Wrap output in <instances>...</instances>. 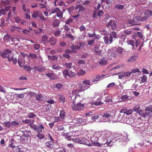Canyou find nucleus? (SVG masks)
I'll return each instance as SVG.
<instances>
[{
    "label": "nucleus",
    "mask_w": 152,
    "mask_h": 152,
    "mask_svg": "<svg viewBox=\"0 0 152 152\" xmlns=\"http://www.w3.org/2000/svg\"><path fill=\"white\" fill-rule=\"evenodd\" d=\"M127 108L126 107H123L120 111V113H124L125 114L126 113Z\"/></svg>",
    "instance_id": "nucleus-61"
},
{
    "label": "nucleus",
    "mask_w": 152,
    "mask_h": 152,
    "mask_svg": "<svg viewBox=\"0 0 152 152\" xmlns=\"http://www.w3.org/2000/svg\"><path fill=\"white\" fill-rule=\"evenodd\" d=\"M110 18V15L108 14L106 15L104 18V21L105 22H107Z\"/></svg>",
    "instance_id": "nucleus-60"
},
{
    "label": "nucleus",
    "mask_w": 152,
    "mask_h": 152,
    "mask_svg": "<svg viewBox=\"0 0 152 152\" xmlns=\"http://www.w3.org/2000/svg\"><path fill=\"white\" fill-rule=\"evenodd\" d=\"M104 76V75H97L96 76V78L93 80V82H95L98 81L102 77Z\"/></svg>",
    "instance_id": "nucleus-27"
},
{
    "label": "nucleus",
    "mask_w": 152,
    "mask_h": 152,
    "mask_svg": "<svg viewBox=\"0 0 152 152\" xmlns=\"http://www.w3.org/2000/svg\"><path fill=\"white\" fill-rule=\"evenodd\" d=\"M41 14V12L39 11H34L31 15V17L32 18H36L37 17H39V15Z\"/></svg>",
    "instance_id": "nucleus-11"
},
{
    "label": "nucleus",
    "mask_w": 152,
    "mask_h": 152,
    "mask_svg": "<svg viewBox=\"0 0 152 152\" xmlns=\"http://www.w3.org/2000/svg\"><path fill=\"white\" fill-rule=\"evenodd\" d=\"M73 106H72L73 109L75 111L79 110H82L84 109V105L83 104L80 103H79L76 104L75 102L74 101L73 102Z\"/></svg>",
    "instance_id": "nucleus-4"
},
{
    "label": "nucleus",
    "mask_w": 152,
    "mask_h": 152,
    "mask_svg": "<svg viewBox=\"0 0 152 152\" xmlns=\"http://www.w3.org/2000/svg\"><path fill=\"white\" fill-rule=\"evenodd\" d=\"M61 119H64L65 116V112L64 110H61L60 111V114L59 115Z\"/></svg>",
    "instance_id": "nucleus-24"
},
{
    "label": "nucleus",
    "mask_w": 152,
    "mask_h": 152,
    "mask_svg": "<svg viewBox=\"0 0 152 152\" xmlns=\"http://www.w3.org/2000/svg\"><path fill=\"white\" fill-rule=\"evenodd\" d=\"M81 89L84 91L86 89H87L88 87L86 85V84H84L83 83H82L81 84Z\"/></svg>",
    "instance_id": "nucleus-34"
},
{
    "label": "nucleus",
    "mask_w": 152,
    "mask_h": 152,
    "mask_svg": "<svg viewBox=\"0 0 152 152\" xmlns=\"http://www.w3.org/2000/svg\"><path fill=\"white\" fill-rule=\"evenodd\" d=\"M78 50L82 49L84 46V44L82 42H80L76 45Z\"/></svg>",
    "instance_id": "nucleus-29"
},
{
    "label": "nucleus",
    "mask_w": 152,
    "mask_h": 152,
    "mask_svg": "<svg viewBox=\"0 0 152 152\" xmlns=\"http://www.w3.org/2000/svg\"><path fill=\"white\" fill-rule=\"evenodd\" d=\"M52 69L54 70H60L62 67L58 64H54L51 66Z\"/></svg>",
    "instance_id": "nucleus-14"
},
{
    "label": "nucleus",
    "mask_w": 152,
    "mask_h": 152,
    "mask_svg": "<svg viewBox=\"0 0 152 152\" xmlns=\"http://www.w3.org/2000/svg\"><path fill=\"white\" fill-rule=\"evenodd\" d=\"M134 19L131 20H129L128 21V23L130 25V26H131V25H135L134 21Z\"/></svg>",
    "instance_id": "nucleus-48"
},
{
    "label": "nucleus",
    "mask_w": 152,
    "mask_h": 152,
    "mask_svg": "<svg viewBox=\"0 0 152 152\" xmlns=\"http://www.w3.org/2000/svg\"><path fill=\"white\" fill-rule=\"evenodd\" d=\"M48 59H50L53 61L57 60L58 58V57L57 55L50 56L48 55Z\"/></svg>",
    "instance_id": "nucleus-17"
},
{
    "label": "nucleus",
    "mask_w": 152,
    "mask_h": 152,
    "mask_svg": "<svg viewBox=\"0 0 152 152\" xmlns=\"http://www.w3.org/2000/svg\"><path fill=\"white\" fill-rule=\"evenodd\" d=\"M85 9L86 8L84 6L80 5L78 12L79 13H81L84 11Z\"/></svg>",
    "instance_id": "nucleus-32"
},
{
    "label": "nucleus",
    "mask_w": 152,
    "mask_h": 152,
    "mask_svg": "<svg viewBox=\"0 0 152 152\" xmlns=\"http://www.w3.org/2000/svg\"><path fill=\"white\" fill-rule=\"evenodd\" d=\"M51 13L52 14L55 13V16H57L60 18L63 17V13L59 8H55L51 12Z\"/></svg>",
    "instance_id": "nucleus-5"
},
{
    "label": "nucleus",
    "mask_w": 152,
    "mask_h": 152,
    "mask_svg": "<svg viewBox=\"0 0 152 152\" xmlns=\"http://www.w3.org/2000/svg\"><path fill=\"white\" fill-rule=\"evenodd\" d=\"M94 52L96 55L100 56L101 55L102 50H94Z\"/></svg>",
    "instance_id": "nucleus-53"
},
{
    "label": "nucleus",
    "mask_w": 152,
    "mask_h": 152,
    "mask_svg": "<svg viewBox=\"0 0 152 152\" xmlns=\"http://www.w3.org/2000/svg\"><path fill=\"white\" fill-rule=\"evenodd\" d=\"M53 141H51L46 142L45 143V145L48 147L52 148L53 147V145L54 144Z\"/></svg>",
    "instance_id": "nucleus-19"
},
{
    "label": "nucleus",
    "mask_w": 152,
    "mask_h": 152,
    "mask_svg": "<svg viewBox=\"0 0 152 152\" xmlns=\"http://www.w3.org/2000/svg\"><path fill=\"white\" fill-rule=\"evenodd\" d=\"M73 21V19L71 18H69L68 20H67L65 22V23L68 25H69V23L72 22Z\"/></svg>",
    "instance_id": "nucleus-62"
},
{
    "label": "nucleus",
    "mask_w": 152,
    "mask_h": 152,
    "mask_svg": "<svg viewBox=\"0 0 152 152\" xmlns=\"http://www.w3.org/2000/svg\"><path fill=\"white\" fill-rule=\"evenodd\" d=\"M137 57L134 56H132L130 58L128 59V62H131L134 61L137 58Z\"/></svg>",
    "instance_id": "nucleus-25"
},
{
    "label": "nucleus",
    "mask_w": 152,
    "mask_h": 152,
    "mask_svg": "<svg viewBox=\"0 0 152 152\" xmlns=\"http://www.w3.org/2000/svg\"><path fill=\"white\" fill-rule=\"evenodd\" d=\"M60 21L58 19H55L53 22V25L54 27H56L59 26Z\"/></svg>",
    "instance_id": "nucleus-21"
},
{
    "label": "nucleus",
    "mask_w": 152,
    "mask_h": 152,
    "mask_svg": "<svg viewBox=\"0 0 152 152\" xmlns=\"http://www.w3.org/2000/svg\"><path fill=\"white\" fill-rule=\"evenodd\" d=\"M124 5H122L120 4H117L115 6V9L118 10H122L124 8Z\"/></svg>",
    "instance_id": "nucleus-23"
},
{
    "label": "nucleus",
    "mask_w": 152,
    "mask_h": 152,
    "mask_svg": "<svg viewBox=\"0 0 152 152\" xmlns=\"http://www.w3.org/2000/svg\"><path fill=\"white\" fill-rule=\"evenodd\" d=\"M107 54L109 58L110 59L114 58L117 57L118 54L116 53V51H113L112 49H109Z\"/></svg>",
    "instance_id": "nucleus-7"
},
{
    "label": "nucleus",
    "mask_w": 152,
    "mask_h": 152,
    "mask_svg": "<svg viewBox=\"0 0 152 152\" xmlns=\"http://www.w3.org/2000/svg\"><path fill=\"white\" fill-rule=\"evenodd\" d=\"M7 58L8 59V60L10 61L14 58L12 54L8 55L7 56Z\"/></svg>",
    "instance_id": "nucleus-51"
},
{
    "label": "nucleus",
    "mask_w": 152,
    "mask_h": 152,
    "mask_svg": "<svg viewBox=\"0 0 152 152\" xmlns=\"http://www.w3.org/2000/svg\"><path fill=\"white\" fill-rule=\"evenodd\" d=\"M103 14V12L102 10H99L97 13V15L100 17Z\"/></svg>",
    "instance_id": "nucleus-64"
},
{
    "label": "nucleus",
    "mask_w": 152,
    "mask_h": 152,
    "mask_svg": "<svg viewBox=\"0 0 152 152\" xmlns=\"http://www.w3.org/2000/svg\"><path fill=\"white\" fill-rule=\"evenodd\" d=\"M147 80V77L145 75H143L142 77L141 81L143 83L145 82Z\"/></svg>",
    "instance_id": "nucleus-56"
},
{
    "label": "nucleus",
    "mask_w": 152,
    "mask_h": 152,
    "mask_svg": "<svg viewBox=\"0 0 152 152\" xmlns=\"http://www.w3.org/2000/svg\"><path fill=\"white\" fill-rule=\"evenodd\" d=\"M58 99L61 102H65V98L64 96L62 95H59L58 96Z\"/></svg>",
    "instance_id": "nucleus-26"
},
{
    "label": "nucleus",
    "mask_w": 152,
    "mask_h": 152,
    "mask_svg": "<svg viewBox=\"0 0 152 152\" xmlns=\"http://www.w3.org/2000/svg\"><path fill=\"white\" fill-rule=\"evenodd\" d=\"M11 53V50L8 49H6L5 50L4 52L1 53V56L2 57L5 58L7 57V55Z\"/></svg>",
    "instance_id": "nucleus-9"
},
{
    "label": "nucleus",
    "mask_w": 152,
    "mask_h": 152,
    "mask_svg": "<svg viewBox=\"0 0 152 152\" xmlns=\"http://www.w3.org/2000/svg\"><path fill=\"white\" fill-rule=\"evenodd\" d=\"M103 118H106L107 119H109L111 116L110 114L109 113H105L102 115Z\"/></svg>",
    "instance_id": "nucleus-30"
},
{
    "label": "nucleus",
    "mask_w": 152,
    "mask_h": 152,
    "mask_svg": "<svg viewBox=\"0 0 152 152\" xmlns=\"http://www.w3.org/2000/svg\"><path fill=\"white\" fill-rule=\"evenodd\" d=\"M63 75L66 78H72L76 77V74L71 70L69 71L68 69H66L63 72Z\"/></svg>",
    "instance_id": "nucleus-2"
},
{
    "label": "nucleus",
    "mask_w": 152,
    "mask_h": 152,
    "mask_svg": "<svg viewBox=\"0 0 152 152\" xmlns=\"http://www.w3.org/2000/svg\"><path fill=\"white\" fill-rule=\"evenodd\" d=\"M124 33L125 34L129 35L132 33V30L130 29H127L124 31Z\"/></svg>",
    "instance_id": "nucleus-33"
},
{
    "label": "nucleus",
    "mask_w": 152,
    "mask_h": 152,
    "mask_svg": "<svg viewBox=\"0 0 152 152\" xmlns=\"http://www.w3.org/2000/svg\"><path fill=\"white\" fill-rule=\"evenodd\" d=\"M109 38L107 36H105L103 38L105 43L108 44L109 42L111 43L113 40H114L116 37V33L115 31H113L110 34Z\"/></svg>",
    "instance_id": "nucleus-1"
},
{
    "label": "nucleus",
    "mask_w": 152,
    "mask_h": 152,
    "mask_svg": "<svg viewBox=\"0 0 152 152\" xmlns=\"http://www.w3.org/2000/svg\"><path fill=\"white\" fill-rule=\"evenodd\" d=\"M117 20H111L109 22H107L106 26L108 27L111 26L112 29L116 30L117 29Z\"/></svg>",
    "instance_id": "nucleus-3"
},
{
    "label": "nucleus",
    "mask_w": 152,
    "mask_h": 152,
    "mask_svg": "<svg viewBox=\"0 0 152 152\" xmlns=\"http://www.w3.org/2000/svg\"><path fill=\"white\" fill-rule=\"evenodd\" d=\"M77 63L79 65L85 64L86 63V61L82 59H79Z\"/></svg>",
    "instance_id": "nucleus-58"
},
{
    "label": "nucleus",
    "mask_w": 152,
    "mask_h": 152,
    "mask_svg": "<svg viewBox=\"0 0 152 152\" xmlns=\"http://www.w3.org/2000/svg\"><path fill=\"white\" fill-rule=\"evenodd\" d=\"M17 26H12L10 27V31L11 32H13L16 30Z\"/></svg>",
    "instance_id": "nucleus-42"
},
{
    "label": "nucleus",
    "mask_w": 152,
    "mask_h": 152,
    "mask_svg": "<svg viewBox=\"0 0 152 152\" xmlns=\"http://www.w3.org/2000/svg\"><path fill=\"white\" fill-rule=\"evenodd\" d=\"M57 149L58 152H66V150L62 148H59Z\"/></svg>",
    "instance_id": "nucleus-59"
},
{
    "label": "nucleus",
    "mask_w": 152,
    "mask_h": 152,
    "mask_svg": "<svg viewBox=\"0 0 152 152\" xmlns=\"http://www.w3.org/2000/svg\"><path fill=\"white\" fill-rule=\"evenodd\" d=\"M4 125L6 127H10L11 126V123L10 121L4 122Z\"/></svg>",
    "instance_id": "nucleus-47"
},
{
    "label": "nucleus",
    "mask_w": 152,
    "mask_h": 152,
    "mask_svg": "<svg viewBox=\"0 0 152 152\" xmlns=\"http://www.w3.org/2000/svg\"><path fill=\"white\" fill-rule=\"evenodd\" d=\"M146 16L149 17L152 16V11L151 10H147L145 13Z\"/></svg>",
    "instance_id": "nucleus-28"
},
{
    "label": "nucleus",
    "mask_w": 152,
    "mask_h": 152,
    "mask_svg": "<svg viewBox=\"0 0 152 152\" xmlns=\"http://www.w3.org/2000/svg\"><path fill=\"white\" fill-rule=\"evenodd\" d=\"M135 130L139 131H144L146 130L145 127L143 124L137 125L135 127Z\"/></svg>",
    "instance_id": "nucleus-8"
},
{
    "label": "nucleus",
    "mask_w": 152,
    "mask_h": 152,
    "mask_svg": "<svg viewBox=\"0 0 152 152\" xmlns=\"http://www.w3.org/2000/svg\"><path fill=\"white\" fill-rule=\"evenodd\" d=\"M30 126L39 133L42 132V129H44V126L41 123H39V126L34 124Z\"/></svg>",
    "instance_id": "nucleus-6"
},
{
    "label": "nucleus",
    "mask_w": 152,
    "mask_h": 152,
    "mask_svg": "<svg viewBox=\"0 0 152 152\" xmlns=\"http://www.w3.org/2000/svg\"><path fill=\"white\" fill-rule=\"evenodd\" d=\"M28 56L32 58L37 59V56L36 54L32 53H30Z\"/></svg>",
    "instance_id": "nucleus-41"
},
{
    "label": "nucleus",
    "mask_w": 152,
    "mask_h": 152,
    "mask_svg": "<svg viewBox=\"0 0 152 152\" xmlns=\"http://www.w3.org/2000/svg\"><path fill=\"white\" fill-rule=\"evenodd\" d=\"M127 43L128 45H130L132 46H134L135 44L134 41L132 40H129L127 42Z\"/></svg>",
    "instance_id": "nucleus-45"
},
{
    "label": "nucleus",
    "mask_w": 152,
    "mask_h": 152,
    "mask_svg": "<svg viewBox=\"0 0 152 152\" xmlns=\"http://www.w3.org/2000/svg\"><path fill=\"white\" fill-rule=\"evenodd\" d=\"M27 115L29 118H34L36 116L35 114L32 113H29Z\"/></svg>",
    "instance_id": "nucleus-43"
},
{
    "label": "nucleus",
    "mask_w": 152,
    "mask_h": 152,
    "mask_svg": "<svg viewBox=\"0 0 152 152\" xmlns=\"http://www.w3.org/2000/svg\"><path fill=\"white\" fill-rule=\"evenodd\" d=\"M23 134L26 137H29L31 136V131L28 130L23 132Z\"/></svg>",
    "instance_id": "nucleus-20"
},
{
    "label": "nucleus",
    "mask_w": 152,
    "mask_h": 152,
    "mask_svg": "<svg viewBox=\"0 0 152 152\" xmlns=\"http://www.w3.org/2000/svg\"><path fill=\"white\" fill-rule=\"evenodd\" d=\"M45 70L44 67L39 66L37 71L39 72H42L45 71Z\"/></svg>",
    "instance_id": "nucleus-55"
},
{
    "label": "nucleus",
    "mask_w": 152,
    "mask_h": 152,
    "mask_svg": "<svg viewBox=\"0 0 152 152\" xmlns=\"http://www.w3.org/2000/svg\"><path fill=\"white\" fill-rule=\"evenodd\" d=\"M140 16H136L134 18V21L135 25L141 24Z\"/></svg>",
    "instance_id": "nucleus-13"
},
{
    "label": "nucleus",
    "mask_w": 152,
    "mask_h": 152,
    "mask_svg": "<svg viewBox=\"0 0 152 152\" xmlns=\"http://www.w3.org/2000/svg\"><path fill=\"white\" fill-rule=\"evenodd\" d=\"M140 108V106L139 105H136L133 108V110L134 111L137 112L139 110Z\"/></svg>",
    "instance_id": "nucleus-44"
},
{
    "label": "nucleus",
    "mask_w": 152,
    "mask_h": 152,
    "mask_svg": "<svg viewBox=\"0 0 152 152\" xmlns=\"http://www.w3.org/2000/svg\"><path fill=\"white\" fill-rule=\"evenodd\" d=\"M65 66L66 68L70 69L72 67V64L71 63H66L65 64Z\"/></svg>",
    "instance_id": "nucleus-36"
},
{
    "label": "nucleus",
    "mask_w": 152,
    "mask_h": 152,
    "mask_svg": "<svg viewBox=\"0 0 152 152\" xmlns=\"http://www.w3.org/2000/svg\"><path fill=\"white\" fill-rule=\"evenodd\" d=\"M12 39H13L11 37L10 35H8L7 34H5L4 36V38H3V39L5 42L9 41L10 40L12 41Z\"/></svg>",
    "instance_id": "nucleus-15"
},
{
    "label": "nucleus",
    "mask_w": 152,
    "mask_h": 152,
    "mask_svg": "<svg viewBox=\"0 0 152 152\" xmlns=\"http://www.w3.org/2000/svg\"><path fill=\"white\" fill-rule=\"evenodd\" d=\"M77 121L80 124L83 125H85L86 124V121L84 119L79 118L78 119Z\"/></svg>",
    "instance_id": "nucleus-22"
},
{
    "label": "nucleus",
    "mask_w": 152,
    "mask_h": 152,
    "mask_svg": "<svg viewBox=\"0 0 152 152\" xmlns=\"http://www.w3.org/2000/svg\"><path fill=\"white\" fill-rule=\"evenodd\" d=\"M57 41L56 39L54 37H51L48 41V42H49L51 45H55Z\"/></svg>",
    "instance_id": "nucleus-10"
},
{
    "label": "nucleus",
    "mask_w": 152,
    "mask_h": 152,
    "mask_svg": "<svg viewBox=\"0 0 152 152\" xmlns=\"http://www.w3.org/2000/svg\"><path fill=\"white\" fill-rule=\"evenodd\" d=\"M48 37L47 35H43L42 37V40L45 42H48Z\"/></svg>",
    "instance_id": "nucleus-37"
},
{
    "label": "nucleus",
    "mask_w": 152,
    "mask_h": 152,
    "mask_svg": "<svg viewBox=\"0 0 152 152\" xmlns=\"http://www.w3.org/2000/svg\"><path fill=\"white\" fill-rule=\"evenodd\" d=\"M91 104L92 105H94L95 106H99V105H101L102 104V102H92Z\"/></svg>",
    "instance_id": "nucleus-39"
},
{
    "label": "nucleus",
    "mask_w": 152,
    "mask_h": 152,
    "mask_svg": "<svg viewBox=\"0 0 152 152\" xmlns=\"http://www.w3.org/2000/svg\"><path fill=\"white\" fill-rule=\"evenodd\" d=\"M11 125L13 126H16L19 124V122L16 121H13L11 123Z\"/></svg>",
    "instance_id": "nucleus-46"
},
{
    "label": "nucleus",
    "mask_w": 152,
    "mask_h": 152,
    "mask_svg": "<svg viewBox=\"0 0 152 152\" xmlns=\"http://www.w3.org/2000/svg\"><path fill=\"white\" fill-rule=\"evenodd\" d=\"M36 136L40 139H42L44 138V135L42 133H38Z\"/></svg>",
    "instance_id": "nucleus-38"
},
{
    "label": "nucleus",
    "mask_w": 152,
    "mask_h": 152,
    "mask_svg": "<svg viewBox=\"0 0 152 152\" xmlns=\"http://www.w3.org/2000/svg\"><path fill=\"white\" fill-rule=\"evenodd\" d=\"M64 29L65 31H68L70 30V27L66 25H65L64 26Z\"/></svg>",
    "instance_id": "nucleus-57"
},
{
    "label": "nucleus",
    "mask_w": 152,
    "mask_h": 152,
    "mask_svg": "<svg viewBox=\"0 0 152 152\" xmlns=\"http://www.w3.org/2000/svg\"><path fill=\"white\" fill-rule=\"evenodd\" d=\"M70 49H71L72 52L73 54L76 53L77 50H78L76 45H72L70 48Z\"/></svg>",
    "instance_id": "nucleus-12"
},
{
    "label": "nucleus",
    "mask_w": 152,
    "mask_h": 152,
    "mask_svg": "<svg viewBox=\"0 0 152 152\" xmlns=\"http://www.w3.org/2000/svg\"><path fill=\"white\" fill-rule=\"evenodd\" d=\"M99 63L101 65L103 66L107 64L108 63V61L106 59L102 58L100 59Z\"/></svg>",
    "instance_id": "nucleus-16"
},
{
    "label": "nucleus",
    "mask_w": 152,
    "mask_h": 152,
    "mask_svg": "<svg viewBox=\"0 0 152 152\" xmlns=\"http://www.w3.org/2000/svg\"><path fill=\"white\" fill-rule=\"evenodd\" d=\"M129 96L126 95H124L121 96V99L124 101H126L128 99Z\"/></svg>",
    "instance_id": "nucleus-54"
},
{
    "label": "nucleus",
    "mask_w": 152,
    "mask_h": 152,
    "mask_svg": "<svg viewBox=\"0 0 152 152\" xmlns=\"http://www.w3.org/2000/svg\"><path fill=\"white\" fill-rule=\"evenodd\" d=\"M15 152H24L22 148L17 147L15 149Z\"/></svg>",
    "instance_id": "nucleus-49"
},
{
    "label": "nucleus",
    "mask_w": 152,
    "mask_h": 152,
    "mask_svg": "<svg viewBox=\"0 0 152 152\" xmlns=\"http://www.w3.org/2000/svg\"><path fill=\"white\" fill-rule=\"evenodd\" d=\"M123 49L120 47L118 48L116 50H115L116 51V53L119 54H122L123 53Z\"/></svg>",
    "instance_id": "nucleus-31"
},
{
    "label": "nucleus",
    "mask_w": 152,
    "mask_h": 152,
    "mask_svg": "<svg viewBox=\"0 0 152 152\" xmlns=\"http://www.w3.org/2000/svg\"><path fill=\"white\" fill-rule=\"evenodd\" d=\"M35 97L37 100L39 101L42 100L43 97L42 94H41L36 95Z\"/></svg>",
    "instance_id": "nucleus-18"
},
{
    "label": "nucleus",
    "mask_w": 152,
    "mask_h": 152,
    "mask_svg": "<svg viewBox=\"0 0 152 152\" xmlns=\"http://www.w3.org/2000/svg\"><path fill=\"white\" fill-rule=\"evenodd\" d=\"M85 71L80 70L77 72V75L78 76L83 75L86 73Z\"/></svg>",
    "instance_id": "nucleus-35"
},
{
    "label": "nucleus",
    "mask_w": 152,
    "mask_h": 152,
    "mask_svg": "<svg viewBox=\"0 0 152 152\" xmlns=\"http://www.w3.org/2000/svg\"><path fill=\"white\" fill-rule=\"evenodd\" d=\"M83 83L84 84H86V85L87 86H89L90 85V82L89 80H84L83 81Z\"/></svg>",
    "instance_id": "nucleus-52"
},
{
    "label": "nucleus",
    "mask_w": 152,
    "mask_h": 152,
    "mask_svg": "<svg viewBox=\"0 0 152 152\" xmlns=\"http://www.w3.org/2000/svg\"><path fill=\"white\" fill-rule=\"evenodd\" d=\"M18 63L19 65L21 67H23V66L24 65V63L22 60H20L18 59Z\"/></svg>",
    "instance_id": "nucleus-50"
},
{
    "label": "nucleus",
    "mask_w": 152,
    "mask_h": 152,
    "mask_svg": "<svg viewBox=\"0 0 152 152\" xmlns=\"http://www.w3.org/2000/svg\"><path fill=\"white\" fill-rule=\"evenodd\" d=\"M132 109L128 110L127 109L126 114L127 115H129L131 114L132 112Z\"/></svg>",
    "instance_id": "nucleus-63"
},
{
    "label": "nucleus",
    "mask_w": 152,
    "mask_h": 152,
    "mask_svg": "<svg viewBox=\"0 0 152 152\" xmlns=\"http://www.w3.org/2000/svg\"><path fill=\"white\" fill-rule=\"evenodd\" d=\"M23 67L24 69L26 70L27 72L30 71L32 69L31 67H30L29 66H27V65H26L24 66H23Z\"/></svg>",
    "instance_id": "nucleus-40"
}]
</instances>
